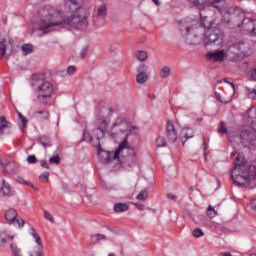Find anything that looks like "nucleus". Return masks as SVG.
Returning <instances> with one entry per match:
<instances>
[{
  "instance_id": "nucleus-1",
  "label": "nucleus",
  "mask_w": 256,
  "mask_h": 256,
  "mask_svg": "<svg viewBox=\"0 0 256 256\" xmlns=\"http://www.w3.org/2000/svg\"><path fill=\"white\" fill-rule=\"evenodd\" d=\"M82 4L83 0H69L67 3L69 11L74 14L69 18L64 17L62 24L65 23L66 25H70V27H74L80 31L87 29V17H89V10L81 7Z\"/></svg>"
},
{
  "instance_id": "nucleus-2",
  "label": "nucleus",
  "mask_w": 256,
  "mask_h": 256,
  "mask_svg": "<svg viewBox=\"0 0 256 256\" xmlns=\"http://www.w3.org/2000/svg\"><path fill=\"white\" fill-rule=\"evenodd\" d=\"M231 178L234 185H237V187H243L247 185L249 181L253 180L250 166L247 164V160H245V156L242 154H237L234 159V169L232 170Z\"/></svg>"
},
{
  "instance_id": "nucleus-3",
  "label": "nucleus",
  "mask_w": 256,
  "mask_h": 256,
  "mask_svg": "<svg viewBox=\"0 0 256 256\" xmlns=\"http://www.w3.org/2000/svg\"><path fill=\"white\" fill-rule=\"evenodd\" d=\"M226 15L229 17L226 21L227 23H233L235 27H242L246 33L256 37V20L245 18V13L239 7L229 8L226 11Z\"/></svg>"
},
{
  "instance_id": "nucleus-4",
  "label": "nucleus",
  "mask_w": 256,
  "mask_h": 256,
  "mask_svg": "<svg viewBox=\"0 0 256 256\" xmlns=\"http://www.w3.org/2000/svg\"><path fill=\"white\" fill-rule=\"evenodd\" d=\"M38 15L40 18L41 31H47V29H51V27H59V25H63V21H65L63 12L57 11L51 6L41 8L38 11Z\"/></svg>"
},
{
  "instance_id": "nucleus-5",
  "label": "nucleus",
  "mask_w": 256,
  "mask_h": 256,
  "mask_svg": "<svg viewBox=\"0 0 256 256\" xmlns=\"http://www.w3.org/2000/svg\"><path fill=\"white\" fill-rule=\"evenodd\" d=\"M135 129H137V127L131 126L127 119L123 117H118L113 122L109 130V135L112 139H117V136L123 135V133H125V135H127V133H130L131 135L133 131H135Z\"/></svg>"
},
{
  "instance_id": "nucleus-6",
  "label": "nucleus",
  "mask_w": 256,
  "mask_h": 256,
  "mask_svg": "<svg viewBox=\"0 0 256 256\" xmlns=\"http://www.w3.org/2000/svg\"><path fill=\"white\" fill-rule=\"evenodd\" d=\"M223 43V34L215 28L208 29L204 32V45H221Z\"/></svg>"
},
{
  "instance_id": "nucleus-7",
  "label": "nucleus",
  "mask_w": 256,
  "mask_h": 256,
  "mask_svg": "<svg viewBox=\"0 0 256 256\" xmlns=\"http://www.w3.org/2000/svg\"><path fill=\"white\" fill-rule=\"evenodd\" d=\"M37 93L38 101L44 105H47V99H51V95H53V84H51L49 81L43 82L37 87Z\"/></svg>"
},
{
  "instance_id": "nucleus-8",
  "label": "nucleus",
  "mask_w": 256,
  "mask_h": 256,
  "mask_svg": "<svg viewBox=\"0 0 256 256\" xmlns=\"http://www.w3.org/2000/svg\"><path fill=\"white\" fill-rule=\"evenodd\" d=\"M196 9H205V2L200 0H189ZM207 3H211L214 9H217L218 12L223 13L227 9L228 4L227 0H206Z\"/></svg>"
},
{
  "instance_id": "nucleus-9",
  "label": "nucleus",
  "mask_w": 256,
  "mask_h": 256,
  "mask_svg": "<svg viewBox=\"0 0 256 256\" xmlns=\"http://www.w3.org/2000/svg\"><path fill=\"white\" fill-rule=\"evenodd\" d=\"M186 41L188 45H199L201 43L203 30L199 28H186Z\"/></svg>"
},
{
  "instance_id": "nucleus-10",
  "label": "nucleus",
  "mask_w": 256,
  "mask_h": 256,
  "mask_svg": "<svg viewBox=\"0 0 256 256\" xmlns=\"http://www.w3.org/2000/svg\"><path fill=\"white\" fill-rule=\"evenodd\" d=\"M107 18V5L102 4L98 7L97 14L94 16L93 21L97 27L105 25Z\"/></svg>"
},
{
  "instance_id": "nucleus-11",
  "label": "nucleus",
  "mask_w": 256,
  "mask_h": 256,
  "mask_svg": "<svg viewBox=\"0 0 256 256\" xmlns=\"http://www.w3.org/2000/svg\"><path fill=\"white\" fill-rule=\"evenodd\" d=\"M136 165L137 153L135 152V150L130 149L129 155L124 157V159L122 160V166L124 167V169H128L129 171L130 169H133V167H135Z\"/></svg>"
},
{
  "instance_id": "nucleus-12",
  "label": "nucleus",
  "mask_w": 256,
  "mask_h": 256,
  "mask_svg": "<svg viewBox=\"0 0 256 256\" xmlns=\"http://www.w3.org/2000/svg\"><path fill=\"white\" fill-rule=\"evenodd\" d=\"M147 65L141 64L138 68V74L136 75V81L139 85H145L147 81H149V74L147 73Z\"/></svg>"
},
{
  "instance_id": "nucleus-13",
  "label": "nucleus",
  "mask_w": 256,
  "mask_h": 256,
  "mask_svg": "<svg viewBox=\"0 0 256 256\" xmlns=\"http://www.w3.org/2000/svg\"><path fill=\"white\" fill-rule=\"evenodd\" d=\"M203 9H200V25L201 27H203V29H207L206 31H208V29H215V25H219V22L215 23V19L209 17V16H205L203 15Z\"/></svg>"
},
{
  "instance_id": "nucleus-14",
  "label": "nucleus",
  "mask_w": 256,
  "mask_h": 256,
  "mask_svg": "<svg viewBox=\"0 0 256 256\" xmlns=\"http://www.w3.org/2000/svg\"><path fill=\"white\" fill-rule=\"evenodd\" d=\"M166 137L170 143H175V141H177V130L171 120H168L167 122Z\"/></svg>"
},
{
  "instance_id": "nucleus-15",
  "label": "nucleus",
  "mask_w": 256,
  "mask_h": 256,
  "mask_svg": "<svg viewBox=\"0 0 256 256\" xmlns=\"http://www.w3.org/2000/svg\"><path fill=\"white\" fill-rule=\"evenodd\" d=\"M207 61H213V63H219L225 59V50L217 52H208L206 55Z\"/></svg>"
},
{
  "instance_id": "nucleus-16",
  "label": "nucleus",
  "mask_w": 256,
  "mask_h": 256,
  "mask_svg": "<svg viewBox=\"0 0 256 256\" xmlns=\"http://www.w3.org/2000/svg\"><path fill=\"white\" fill-rule=\"evenodd\" d=\"M7 51L11 53V51H13V45H11L10 41L4 39L0 41V57H5L7 55Z\"/></svg>"
},
{
  "instance_id": "nucleus-17",
  "label": "nucleus",
  "mask_w": 256,
  "mask_h": 256,
  "mask_svg": "<svg viewBox=\"0 0 256 256\" xmlns=\"http://www.w3.org/2000/svg\"><path fill=\"white\" fill-rule=\"evenodd\" d=\"M0 167L3 168V173H17V167L13 162H2L0 160Z\"/></svg>"
},
{
  "instance_id": "nucleus-18",
  "label": "nucleus",
  "mask_w": 256,
  "mask_h": 256,
  "mask_svg": "<svg viewBox=\"0 0 256 256\" xmlns=\"http://www.w3.org/2000/svg\"><path fill=\"white\" fill-rule=\"evenodd\" d=\"M11 127H13V124L7 121L5 116H0V136L3 137L5 135V129H11Z\"/></svg>"
},
{
  "instance_id": "nucleus-19",
  "label": "nucleus",
  "mask_w": 256,
  "mask_h": 256,
  "mask_svg": "<svg viewBox=\"0 0 256 256\" xmlns=\"http://www.w3.org/2000/svg\"><path fill=\"white\" fill-rule=\"evenodd\" d=\"M5 219L8 223L15 225V219H17V210L10 208L5 213Z\"/></svg>"
},
{
  "instance_id": "nucleus-20",
  "label": "nucleus",
  "mask_w": 256,
  "mask_h": 256,
  "mask_svg": "<svg viewBox=\"0 0 256 256\" xmlns=\"http://www.w3.org/2000/svg\"><path fill=\"white\" fill-rule=\"evenodd\" d=\"M45 83V75L44 74H33L32 75V85L33 87H40Z\"/></svg>"
},
{
  "instance_id": "nucleus-21",
  "label": "nucleus",
  "mask_w": 256,
  "mask_h": 256,
  "mask_svg": "<svg viewBox=\"0 0 256 256\" xmlns=\"http://www.w3.org/2000/svg\"><path fill=\"white\" fill-rule=\"evenodd\" d=\"M109 151H105L102 147L101 144L98 145V157L101 159L102 163H107L109 157H110Z\"/></svg>"
},
{
  "instance_id": "nucleus-22",
  "label": "nucleus",
  "mask_w": 256,
  "mask_h": 256,
  "mask_svg": "<svg viewBox=\"0 0 256 256\" xmlns=\"http://www.w3.org/2000/svg\"><path fill=\"white\" fill-rule=\"evenodd\" d=\"M114 211L115 213H123L125 211H129V205H127L126 203H116L114 205Z\"/></svg>"
},
{
  "instance_id": "nucleus-23",
  "label": "nucleus",
  "mask_w": 256,
  "mask_h": 256,
  "mask_svg": "<svg viewBox=\"0 0 256 256\" xmlns=\"http://www.w3.org/2000/svg\"><path fill=\"white\" fill-rule=\"evenodd\" d=\"M7 243H10V249L12 251L13 256H23V254L21 253V248H19L17 243H15L13 241H10V242H7Z\"/></svg>"
},
{
  "instance_id": "nucleus-24",
  "label": "nucleus",
  "mask_w": 256,
  "mask_h": 256,
  "mask_svg": "<svg viewBox=\"0 0 256 256\" xmlns=\"http://www.w3.org/2000/svg\"><path fill=\"white\" fill-rule=\"evenodd\" d=\"M129 135H131V133H126L124 140L120 143L117 151H119V153H121V151H123V149H129Z\"/></svg>"
},
{
  "instance_id": "nucleus-25",
  "label": "nucleus",
  "mask_w": 256,
  "mask_h": 256,
  "mask_svg": "<svg viewBox=\"0 0 256 256\" xmlns=\"http://www.w3.org/2000/svg\"><path fill=\"white\" fill-rule=\"evenodd\" d=\"M90 239L93 245H97L99 241H105V239H107V236H105V234H92L90 236Z\"/></svg>"
},
{
  "instance_id": "nucleus-26",
  "label": "nucleus",
  "mask_w": 256,
  "mask_h": 256,
  "mask_svg": "<svg viewBox=\"0 0 256 256\" xmlns=\"http://www.w3.org/2000/svg\"><path fill=\"white\" fill-rule=\"evenodd\" d=\"M182 139H192V137H195V133L193 132V129L191 128H184L181 132Z\"/></svg>"
},
{
  "instance_id": "nucleus-27",
  "label": "nucleus",
  "mask_w": 256,
  "mask_h": 256,
  "mask_svg": "<svg viewBox=\"0 0 256 256\" xmlns=\"http://www.w3.org/2000/svg\"><path fill=\"white\" fill-rule=\"evenodd\" d=\"M107 129H109V121L102 120L98 127V131H100V135H105V133H107Z\"/></svg>"
},
{
  "instance_id": "nucleus-28",
  "label": "nucleus",
  "mask_w": 256,
  "mask_h": 256,
  "mask_svg": "<svg viewBox=\"0 0 256 256\" xmlns=\"http://www.w3.org/2000/svg\"><path fill=\"white\" fill-rule=\"evenodd\" d=\"M35 115H38V119L41 121H48L49 119V111L47 110H38L35 112Z\"/></svg>"
},
{
  "instance_id": "nucleus-29",
  "label": "nucleus",
  "mask_w": 256,
  "mask_h": 256,
  "mask_svg": "<svg viewBox=\"0 0 256 256\" xmlns=\"http://www.w3.org/2000/svg\"><path fill=\"white\" fill-rule=\"evenodd\" d=\"M30 235L35 239V242L37 243L38 247H43V241H41V236L37 233V231L34 228H31Z\"/></svg>"
},
{
  "instance_id": "nucleus-30",
  "label": "nucleus",
  "mask_w": 256,
  "mask_h": 256,
  "mask_svg": "<svg viewBox=\"0 0 256 256\" xmlns=\"http://www.w3.org/2000/svg\"><path fill=\"white\" fill-rule=\"evenodd\" d=\"M29 256H43V246H35L29 252Z\"/></svg>"
},
{
  "instance_id": "nucleus-31",
  "label": "nucleus",
  "mask_w": 256,
  "mask_h": 256,
  "mask_svg": "<svg viewBox=\"0 0 256 256\" xmlns=\"http://www.w3.org/2000/svg\"><path fill=\"white\" fill-rule=\"evenodd\" d=\"M136 57L138 61L145 62L147 59H149V54L143 50H138L136 52Z\"/></svg>"
},
{
  "instance_id": "nucleus-32",
  "label": "nucleus",
  "mask_w": 256,
  "mask_h": 256,
  "mask_svg": "<svg viewBox=\"0 0 256 256\" xmlns=\"http://www.w3.org/2000/svg\"><path fill=\"white\" fill-rule=\"evenodd\" d=\"M1 189L4 193V195H11V185H9V183H7V181L2 180Z\"/></svg>"
},
{
  "instance_id": "nucleus-33",
  "label": "nucleus",
  "mask_w": 256,
  "mask_h": 256,
  "mask_svg": "<svg viewBox=\"0 0 256 256\" xmlns=\"http://www.w3.org/2000/svg\"><path fill=\"white\" fill-rule=\"evenodd\" d=\"M147 197H149V190L146 188L140 191V193L136 196V199H138V201H145Z\"/></svg>"
},
{
  "instance_id": "nucleus-34",
  "label": "nucleus",
  "mask_w": 256,
  "mask_h": 256,
  "mask_svg": "<svg viewBox=\"0 0 256 256\" xmlns=\"http://www.w3.org/2000/svg\"><path fill=\"white\" fill-rule=\"evenodd\" d=\"M18 113V117L21 121V124L19 125L20 129H25V127H27V123H29V120H27V118H25V116H23V114L19 111H17Z\"/></svg>"
},
{
  "instance_id": "nucleus-35",
  "label": "nucleus",
  "mask_w": 256,
  "mask_h": 256,
  "mask_svg": "<svg viewBox=\"0 0 256 256\" xmlns=\"http://www.w3.org/2000/svg\"><path fill=\"white\" fill-rule=\"evenodd\" d=\"M22 52H23V55H31V53H33V45L31 44L22 45Z\"/></svg>"
},
{
  "instance_id": "nucleus-36",
  "label": "nucleus",
  "mask_w": 256,
  "mask_h": 256,
  "mask_svg": "<svg viewBox=\"0 0 256 256\" xmlns=\"http://www.w3.org/2000/svg\"><path fill=\"white\" fill-rule=\"evenodd\" d=\"M169 75H171V68H169L167 66L162 68V70L160 71L161 79H167V77H169Z\"/></svg>"
},
{
  "instance_id": "nucleus-37",
  "label": "nucleus",
  "mask_w": 256,
  "mask_h": 256,
  "mask_svg": "<svg viewBox=\"0 0 256 256\" xmlns=\"http://www.w3.org/2000/svg\"><path fill=\"white\" fill-rule=\"evenodd\" d=\"M157 147H167V140L163 136H158L156 139Z\"/></svg>"
},
{
  "instance_id": "nucleus-38",
  "label": "nucleus",
  "mask_w": 256,
  "mask_h": 256,
  "mask_svg": "<svg viewBox=\"0 0 256 256\" xmlns=\"http://www.w3.org/2000/svg\"><path fill=\"white\" fill-rule=\"evenodd\" d=\"M39 143L42 144L44 147H49V143H51V139L49 138V136H41L39 138Z\"/></svg>"
},
{
  "instance_id": "nucleus-39",
  "label": "nucleus",
  "mask_w": 256,
  "mask_h": 256,
  "mask_svg": "<svg viewBox=\"0 0 256 256\" xmlns=\"http://www.w3.org/2000/svg\"><path fill=\"white\" fill-rule=\"evenodd\" d=\"M110 156L107 160V163H111V161H115V159H119L120 152L116 150L115 152H109Z\"/></svg>"
},
{
  "instance_id": "nucleus-40",
  "label": "nucleus",
  "mask_w": 256,
  "mask_h": 256,
  "mask_svg": "<svg viewBox=\"0 0 256 256\" xmlns=\"http://www.w3.org/2000/svg\"><path fill=\"white\" fill-rule=\"evenodd\" d=\"M207 216L210 219H214V217H217V211H215V208H213V206L208 207Z\"/></svg>"
},
{
  "instance_id": "nucleus-41",
  "label": "nucleus",
  "mask_w": 256,
  "mask_h": 256,
  "mask_svg": "<svg viewBox=\"0 0 256 256\" xmlns=\"http://www.w3.org/2000/svg\"><path fill=\"white\" fill-rule=\"evenodd\" d=\"M49 163L51 165H59L61 163V157L59 155L52 156L49 159Z\"/></svg>"
},
{
  "instance_id": "nucleus-42",
  "label": "nucleus",
  "mask_w": 256,
  "mask_h": 256,
  "mask_svg": "<svg viewBox=\"0 0 256 256\" xmlns=\"http://www.w3.org/2000/svg\"><path fill=\"white\" fill-rule=\"evenodd\" d=\"M13 239H15V236H2L0 235V243H11V241H13Z\"/></svg>"
},
{
  "instance_id": "nucleus-43",
  "label": "nucleus",
  "mask_w": 256,
  "mask_h": 256,
  "mask_svg": "<svg viewBox=\"0 0 256 256\" xmlns=\"http://www.w3.org/2000/svg\"><path fill=\"white\" fill-rule=\"evenodd\" d=\"M192 235L193 237L199 238V237H203L205 233H203V230L201 228H196L193 230Z\"/></svg>"
},
{
  "instance_id": "nucleus-44",
  "label": "nucleus",
  "mask_w": 256,
  "mask_h": 256,
  "mask_svg": "<svg viewBox=\"0 0 256 256\" xmlns=\"http://www.w3.org/2000/svg\"><path fill=\"white\" fill-rule=\"evenodd\" d=\"M40 181H42L43 183H47V181H49V172H43L40 176H39Z\"/></svg>"
},
{
  "instance_id": "nucleus-45",
  "label": "nucleus",
  "mask_w": 256,
  "mask_h": 256,
  "mask_svg": "<svg viewBox=\"0 0 256 256\" xmlns=\"http://www.w3.org/2000/svg\"><path fill=\"white\" fill-rule=\"evenodd\" d=\"M44 217L47 219V221H50V223H55V218H53V215L49 213V211H44Z\"/></svg>"
},
{
  "instance_id": "nucleus-46",
  "label": "nucleus",
  "mask_w": 256,
  "mask_h": 256,
  "mask_svg": "<svg viewBox=\"0 0 256 256\" xmlns=\"http://www.w3.org/2000/svg\"><path fill=\"white\" fill-rule=\"evenodd\" d=\"M27 161L30 165H35V163H37V161L39 160H37V157H35V155H29L27 157Z\"/></svg>"
},
{
  "instance_id": "nucleus-47",
  "label": "nucleus",
  "mask_w": 256,
  "mask_h": 256,
  "mask_svg": "<svg viewBox=\"0 0 256 256\" xmlns=\"http://www.w3.org/2000/svg\"><path fill=\"white\" fill-rule=\"evenodd\" d=\"M76 71H77V67H75V66H69L66 69L67 75H75Z\"/></svg>"
},
{
  "instance_id": "nucleus-48",
  "label": "nucleus",
  "mask_w": 256,
  "mask_h": 256,
  "mask_svg": "<svg viewBox=\"0 0 256 256\" xmlns=\"http://www.w3.org/2000/svg\"><path fill=\"white\" fill-rule=\"evenodd\" d=\"M250 167V175L253 177V181L256 180V167L255 165H248Z\"/></svg>"
},
{
  "instance_id": "nucleus-49",
  "label": "nucleus",
  "mask_w": 256,
  "mask_h": 256,
  "mask_svg": "<svg viewBox=\"0 0 256 256\" xmlns=\"http://www.w3.org/2000/svg\"><path fill=\"white\" fill-rule=\"evenodd\" d=\"M218 133H227V126H225V122H220Z\"/></svg>"
},
{
  "instance_id": "nucleus-50",
  "label": "nucleus",
  "mask_w": 256,
  "mask_h": 256,
  "mask_svg": "<svg viewBox=\"0 0 256 256\" xmlns=\"http://www.w3.org/2000/svg\"><path fill=\"white\" fill-rule=\"evenodd\" d=\"M15 223H17L18 227H23L25 225V220L16 217L14 220V224Z\"/></svg>"
},
{
  "instance_id": "nucleus-51",
  "label": "nucleus",
  "mask_w": 256,
  "mask_h": 256,
  "mask_svg": "<svg viewBox=\"0 0 256 256\" xmlns=\"http://www.w3.org/2000/svg\"><path fill=\"white\" fill-rule=\"evenodd\" d=\"M87 53H89V50L87 48H83L79 55L80 59H85V57H87Z\"/></svg>"
},
{
  "instance_id": "nucleus-52",
  "label": "nucleus",
  "mask_w": 256,
  "mask_h": 256,
  "mask_svg": "<svg viewBox=\"0 0 256 256\" xmlns=\"http://www.w3.org/2000/svg\"><path fill=\"white\" fill-rule=\"evenodd\" d=\"M17 182L20 183L21 185H31V182H27L23 177L19 176L17 178Z\"/></svg>"
},
{
  "instance_id": "nucleus-53",
  "label": "nucleus",
  "mask_w": 256,
  "mask_h": 256,
  "mask_svg": "<svg viewBox=\"0 0 256 256\" xmlns=\"http://www.w3.org/2000/svg\"><path fill=\"white\" fill-rule=\"evenodd\" d=\"M94 133L97 135V139H103V137H105V134L101 135V131H99V128H96L94 130Z\"/></svg>"
},
{
  "instance_id": "nucleus-54",
  "label": "nucleus",
  "mask_w": 256,
  "mask_h": 256,
  "mask_svg": "<svg viewBox=\"0 0 256 256\" xmlns=\"http://www.w3.org/2000/svg\"><path fill=\"white\" fill-rule=\"evenodd\" d=\"M133 205H135L138 211H145V205L139 203H133Z\"/></svg>"
},
{
  "instance_id": "nucleus-55",
  "label": "nucleus",
  "mask_w": 256,
  "mask_h": 256,
  "mask_svg": "<svg viewBox=\"0 0 256 256\" xmlns=\"http://www.w3.org/2000/svg\"><path fill=\"white\" fill-rule=\"evenodd\" d=\"M167 199H170L171 201H177V195L168 193L167 194Z\"/></svg>"
},
{
  "instance_id": "nucleus-56",
  "label": "nucleus",
  "mask_w": 256,
  "mask_h": 256,
  "mask_svg": "<svg viewBox=\"0 0 256 256\" xmlns=\"http://www.w3.org/2000/svg\"><path fill=\"white\" fill-rule=\"evenodd\" d=\"M40 166L43 167L44 169H49V164L45 160L40 161Z\"/></svg>"
},
{
  "instance_id": "nucleus-57",
  "label": "nucleus",
  "mask_w": 256,
  "mask_h": 256,
  "mask_svg": "<svg viewBox=\"0 0 256 256\" xmlns=\"http://www.w3.org/2000/svg\"><path fill=\"white\" fill-rule=\"evenodd\" d=\"M252 209H255V211H256V200H254L252 203Z\"/></svg>"
},
{
  "instance_id": "nucleus-58",
  "label": "nucleus",
  "mask_w": 256,
  "mask_h": 256,
  "mask_svg": "<svg viewBox=\"0 0 256 256\" xmlns=\"http://www.w3.org/2000/svg\"><path fill=\"white\" fill-rule=\"evenodd\" d=\"M26 185H29L30 187H32V189H36V190H37V188L35 187V185H33L32 183L26 184Z\"/></svg>"
},
{
  "instance_id": "nucleus-59",
  "label": "nucleus",
  "mask_w": 256,
  "mask_h": 256,
  "mask_svg": "<svg viewBox=\"0 0 256 256\" xmlns=\"http://www.w3.org/2000/svg\"><path fill=\"white\" fill-rule=\"evenodd\" d=\"M155 5H159V0H152Z\"/></svg>"
},
{
  "instance_id": "nucleus-60",
  "label": "nucleus",
  "mask_w": 256,
  "mask_h": 256,
  "mask_svg": "<svg viewBox=\"0 0 256 256\" xmlns=\"http://www.w3.org/2000/svg\"><path fill=\"white\" fill-rule=\"evenodd\" d=\"M230 85H231L232 89L235 91V84L230 83Z\"/></svg>"
},
{
  "instance_id": "nucleus-61",
  "label": "nucleus",
  "mask_w": 256,
  "mask_h": 256,
  "mask_svg": "<svg viewBox=\"0 0 256 256\" xmlns=\"http://www.w3.org/2000/svg\"><path fill=\"white\" fill-rule=\"evenodd\" d=\"M224 81H225V83H228V85H231V83H232V82H229L227 80H224Z\"/></svg>"
},
{
  "instance_id": "nucleus-62",
  "label": "nucleus",
  "mask_w": 256,
  "mask_h": 256,
  "mask_svg": "<svg viewBox=\"0 0 256 256\" xmlns=\"http://www.w3.org/2000/svg\"><path fill=\"white\" fill-rule=\"evenodd\" d=\"M108 256H116L115 253H110Z\"/></svg>"
},
{
  "instance_id": "nucleus-63",
  "label": "nucleus",
  "mask_w": 256,
  "mask_h": 256,
  "mask_svg": "<svg viewBox=\"0 0 256 256\" xmlns=\"http://www.w3.org/2000/svg\"><path fill=\"white\" fill-rule=\"evenodd\" d=\"M149 97H150L151 99H155V95H153V96L149 95Z\"/></svg>"
},
{
  "instance_id": "nucleus-64",
  "label": "nucleus",
  "mask_w": 256,
  "mask_h": 256,
  "mask_svg": "<svg viewBox=\"0 0 256 256\" xmlns=\"http://www.w3.org/2000/svg\"><path fill=\"white\" fill-rule=\"evenodd\" d=\"M250 256H256V254H250Z\"/></svg>"
}]
</instances>
